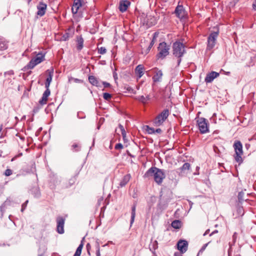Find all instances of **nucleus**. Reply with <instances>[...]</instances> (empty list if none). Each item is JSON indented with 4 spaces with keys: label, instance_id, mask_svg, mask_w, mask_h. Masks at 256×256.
Masks as SVG:
<instances>
[{
    "label": "nucleus",
    "instance_id": "1",
    "mask_svg": "<svg viewBox=\"0 0 256 256\" xmlns=\"http://www.w3.org/2000/svg\"><path fill=\"white\" fill-rule=\"evenodd\" d=\"M186 52L184 46V44L179 42H176L172 45V54L173 55L178 58V66L182 61L181 58Z\"/></svg>",
    "mask_w": 256,
    "mask_h": 256
},
{
    "label": "nucleus",
    "instance_id": "2",
    "mask_svg": "<svg viewBox=\"0 0 256 256\" xmlns=\"http://www.w3.org/2000/svg\"><path fill=\"white\" fill-rule=\"evenodd\" d=\"M144 177L150 179L154 178V181L158 184H160V170L156 167L152 166L144 174Z\"/></svg>",
    "mask_w": 256,
    "mask_h": 256
},
{
    "label": "nucleus",
    "instance_id": "3",
    "mask_svg": "<svg viewBox=\"0 0 256 256\" xmlns=\"http://www.w3.org/2000/svg\"><path fill=\"white\" fill-rule=\"evenodd\" d=\"M233 147L235 152L234 160L237 162L241 164L242 162V156L244 154L242 144L240 140H236Z\"/></svg>",
    "mask_w": 256,
    "mask_h": 256
},
{
    "label": "nucleus",
    "instance_id": "4",
    "mask_svg": "<svg viewBox=\"0 0 256 256\" xmlns=\"http://www.w3.org/2000/svg\"><path fill=\"white\" fill-rule=\"evenodd\" d=\"M45 54L42 52L38 53L36 56L32 58L27 65L30 69H32L37 64H40L44 60Z\"/></svg>",
    "mask_w": 256,
    "mask_h": 256
},
{
    "label": "nucleus",
    "instance_id": "5",
    "mask_svg": "<svg viewBox=\"0 0 256 256\" xmlns=\"http://www.w3.org/2000/svg\"><path fill=\"white\" fill-rule=\"evenodd\" d=\"M140 22L144 25L146 26L148 28L156 24V19L150 16H148L145 14H142L140 16Z\"/></svg>",
    "mask_w": 256,
    "mask_h": 256
},
{
    "label": "nucleus",
    "instance_id": "6",
    "mask_svg": "<svg viewBox=\"0 0 256 256\" xmlns=\"http://www.w3.org/2000/svg\"><path fill=\"white\" fill-rule=\"evenodd\" d=\"M199 130L201 134L208 132V120L204 118H199L197 120Z\"/></svg>",
    "mask_w": 256,
    "mask_h": 256
},
{
    "label": "nucleus",
    "instance_id": "7",
    "mask_svg": "<svg viewBox=\"0 0 256 256\" xmlns=\"http://www.w3.org/2000/svg\"><path fill=\"white\" fill-rule=\"evenodd\" d=\"M218 35V32H212L208 38L207 50L212 49L216 45V38Z\"/></svg>",
    "mask_w": 256,
    "mask_h": 256
},
{
    "label": "nucleus",
    "instance_id": "8",
    "mask_svg": "<svg viewBox=\"0 0 256 256\" xmlns=\"http://www.w3.org/2000/svg\"><path fill=\"white\" fill-rule=\"evenodd\" d=\"M170 44H166L165 42H161V60L165 58L169 55Z\"/></svg>",
    "mask_w": 256,
    "mask_h": 256
},
{
    "label": "nucleus",
    "instance_id": "9",
    "mask_svg": "<svg viewBox=\"0 0 256 256\" xmlns=\"http://www.w3.org/2000/svg\"><path fill=\"white\" fill-rule=\"evenodd\" d=\"M57 226L56 230L58 233L62 234L64 233V219L62 217L59 216L56 219Z\"/></svg>",
    "mask_w": 256,
    "mask_h": 256
},
{
    "label": "nucleus",
    "instance_id": "10",
    "mask_svg": "<svg viewBox=\"0 0 256 256\" xmlns=\"http://www.w3.org/2000/svg\"><path fill=\"white\" fill-rule=\"evenodd\" d=\"M174 13L176 16L180 19H182L186 16V12L182 5H178L174 10Z\"/></svg>",
    "mask_w": 256,
    "mask_h": 256
},
{
    "label": "nucleus",
    "instance_id": "11",
    "mask_svg": "<svg viewBox=\"0 0 256 256\" xmlns=\"http://www.w3.org/2000/svg\"><path fill=\"white\" fill-rule=\"evenodd\" d=\"M177 247L180 253H184L188 250V242L185 240H180L177 244Z\"/></svg>",
    "mask_w": 256,
    "mask_h": 256
},
{
    "label": "nucleus",
    "instance_id": "12",
    "mask_svg": "<svg viewBox=\"0 0 256 256\" xmlns=\"http://www.w3.org/2000/svg\"><path fill=\"white\" fill-rule=\"evenodd\" d=\"M130 2L127 0H121L119 2L118 9L122 12H126L130 6Z\"/></svg>",
    "mask_w": 256,
    "mask_h": 256
},
{
    "label": "nucleus",
    "instance_id": "13",
    "mask_svg": "<svg viewBox=\"0 0 256 256\" xmlns=\"http://www.w3.org/2000/svg\"><path fill=\"white\" fill-rule=\"evenodd\" d=\"M219 73L216 72H212L208 73L204 79V81L206 83H210L213 81V80L219 76Z\"/></svg>",
    "mask_w": 256,
    "mask_h": 256
},
{
    "label": "nucleus",
    "instance_id": "14",
    "mask_svg": "<svg viewBox=\"0 0 256 256\" xmlns=\"http://www.w3.org/2000/svg\"><path fill=\"white\" fill-rule=\"evenodd\" d=\"M158 244L156 240L152 241L150 244V250L152 252L153 256H158V251H156L158 249Z\"/></svg>",
    "mask_w": 256,
    "mask_h": 256
},
{
    "label": "nucleus",
    "instance_id": "15",
    "mask_svg": "<svg viewBox=\"0 0 256 256\" xmlns=\"http://www.w3.org/2000/svg\"><path fill=\"white\" fill-rule=\"evenodd\" d=\"M47 6L46 4L43 2H40V4L38 6V12L37 14L42 16H43L46 9Z\"/></svg>",
    "mask_w": 256,
    "mask_h": 256
},
{
    "label": "nucleus",
    "instance_id": "16",
    "mask_svg": "<svg viewBox=\"0 0 256 256\" xmlns=\"http://www.w3.org/2000/svg\"><path fill=\"white\" fill-rule=\"evenodd\" d=\"M46 72L48 74V76L47 77L46 82H45V88L46 89H50L49 87L50 84L52 81L53 74H54V70H46Z\"/></svg>",
    "mask_w": 256,
    "mask_h": 256
},
{
    "label": "nucleus",
    "instance_id": "17",
    "mask_svg": "<svg viewBox=\"0 0 256 256\" xmlns=\"http://www.w3.org/2000/svg\"><path fill=\"white\" fill-rule=\"evenodd\" d=\"M80 7H82L81 0H74L73 5L72 8V11L74 14H76Z\"/></svg>",
    "mask_w": 256,
    "mask_h": 256
},
{
    "label": "nucleus",
    "instance_id": "18",
    "mask_svg": "<svg viewBox=\"0 0 256 256\" xmlns=\"http://www.w3.org/2000/svg\"><path fill=\"white\" fill-rule=\"evenodd\" d=\"M50 94V89H46V90L44 92L42 98L40 100L39 103L42 104L44 105L46 104L47 101H48V96Z\"/></svg>",
    "mask_w": 256,
    "mask_h": 256
},
{
    "label": "nucleus",
    "instance_id": "19",
    "mask_svg": "<svg viewBox=\"0 0 256 256\" xmlns=\"http://www.w3.org/2000/svg\"><path fill=\"white\" fill-rule=\"evenodd\" d=\"M144 68L142 64H138L135 68V74L138 78H140L144 74Z\"/></svg>",
    "mask_w": 256,
    "mask_h": 256
},
{
    "label": "nucleus",
    "instance_id": "20",
    "mask_svg": "<svg viewBox=\"0 0 256 256\" xmlns=\"http://www.w3.org/2000/svg\"><path fill=\"white\" fill-rule=\"evenodd\" d=\"M190 168V164L189 163H184L183 166L180 168V172L179 174L184 176L186 174Z\"/></svg>",
    "mask_w": 256,
    "mask_h": 256
},
{
    "label": "nucleus",
    "instance_id": "21",
    "mask_svg": "<svg viewBox=\"0 0 256 256\" xmlns=\"http://www.w3.org/2000/svg\"><path fill=\"white\" fill-rule=\"evenodd\" d=\"M172 106H170L168 108L164 109L161 112V121H164L168 117L170 114V110Z\"/></svg>",
    "mask_w": 256,
    "mask_h": 256
},
{
    "label": "nucleus",
    "instance_id": "22",
    "mask_svg": "<svg viewBox=\"0 0 256 256\" xmlns=\"http://www.w3.org/2000/svg\"><path fill=\"white\" fill-rule=\"evenodd\" d=\"M160 71H158V70L156 69L155 70V74L152 77L153 80V87L156 86L159 83L160 80Z\"/></svg>",
    "mask_w": 256,
    "mask_h": 256
},
{
    "label": "nucleus",
    "instance_id": "23",
    "mask_svg": "<svg viewBox=\"0 0 256 256\" xmlns=\"http://www.w3.org/2000/svg\"><path fill=\"white\" fill-rule=\"evenodd\" d=\"M89 82L93 86L97 87H100V82L98 80V79L93 76H90L88 77Z\"/></svg>",
    "mask_w": 256,
    "mask_h": 256
},
{
    "label": "nucleus",
    "instance_id": "24",
    "mask_svg": "<svg viewBox=\"0 0 256 256\" xmlns=\"http://www.w3.org/2000/svg\"><path fill=\"white\" fill-rule=\"evenodd\" d=\"M130 178V174H128L124 176L120 183V187H123L125 186L129 182Z\"/></svg>",
    "mask_w": 256,
    "mask_h": 256
},
{
    "label": "nucleus",
    "instance_id": "25",
    "mask_svg": "<svg viewBox=\"0 0 256 256\" xmlns=\"http://www.w3.org/2000/svg\"><path fill=\"white\" fill-rule=\"evenodd\" d=\"M136 204H134L132 207L131 218H130V226L132 224L134 223V218L136 216Z\"/></svg>",
    "mask_w": 256,
    "mask_h": 256
},
{
    "label": "nucleus",
    "instance_id": "26",
    "mask_svg": "<svg viewBox=\"0 0 256 256\" xmlns=\"http://www.w3.org/2000/svg\"><path fill=\"white\" fill-rule=\"evenodd\" d=\"M145 127V130L149 134H154L155 132H160V128H156V130H154V128L150 127L148 126H146Z\"/></svg>",
    "mask_w": 256,
    "mask_h": 256
},
{
    "label": "nucleus",
    "instance_id": "27",
    "mask_svg": "<svg viewBox=\"0 0 256 256\" xmlns=\"http://www.w3.org/2000/svg\"><path fill=\"white\" fill-rule=\"evenodd\" d=\"M77 49L81 50L83 48L84 39L82 36L77 38Z\"/></svg>",
    "mask_w": 256,
    "mask_h": 256
},
{
    "label": "nucleus",
    "instance_id": "28",
    "mask_svg": "<svg viewBox=\"0 0 256 256\" xmlns=\"http://www.w3.org/2000/svg\"><path fill=\"white\" fill-rule=\"evenodd\" d=\"M32 194L35 198H38L40 196V189L38 187H34L31 190Z\"/></svg>",
    "mask_w": 256,
    "mask_h": 256
},
{
    "label": "nucleus",
    "instance_id": "29",
    "mask_svg": "<svg viewBox=\"0 0 256 256\" xmlns=\"http://www.w3.org/2000/svg\"><path fill=\"white\" fill-rule=\"evenodd\" d=\"M8 47L7 42L3 38H0V50H6Z\"/></svg>",
    "mask_w": 256,
    "mask_h": 256
},
{
    "label": "nucleus",
    "instance_id": "30",
    "mask_svg": "<svg viewBox=\"0 0 256 256\" xmlns=\"http://www.w3.org/2000/svg\"><path fill=\"white\" fill-rule=\"evenodd\" d=\"M172 226L176 229H179L182 226V222L179 220H174L172 222Z\"/></svg>",
    "mask_w": 256,
    "mask_h": 256
},
{
    "label": "nucleus",
    "instance_id": "31",
    "mask_svg": "<svg viewBox=\"0 0 256 256\" xmlns=\"http://www.w3.org/2000/svg\"><path fill=\"white\" fill-rule=\"evenodd\" d=\"M10 203L11 200L10 198H7V200L4 202V204L0 206V211L2 213H3L4 212V208H6V207L8 205H10Z\"/></svg>",
    "mask_w": 256,
    "mask_h": 256
},
{
    "label": "nucleus",
    "instance_id": "32",
    "mask_svg": "<svg viewBox=\"0 0 256 256\" xmlns=\"http://www.w3.org/2000/svg\"><path fill=\"white\" fill-rule=\"evenodd\" d=\"M72 36V34H70L68 32H66L65 34H63L60 38V40L66 41L69 39L70 37Z\"/></svg>",
    "mask_w": 256,
    "mask_h": 256
},
{
    "label": "nucleus",
    "instance_id": "33",
    "mask_svg": "<svg viewBox=\"0 0 256 256\" xmlns=\"http://www.w3.org/2000/svg\"><path fill=\"white\" fill-rule=\"evenodd\" d=\"M154 124L156 126H159L160 125V114H158L154 122Z\"/></svg>",
    "mask_w": 256,
    "mask_h": 256
},
{
    "label": "nucleus",
    "instance_id": "34",
    "mask_svg": "<svg viewBox=\"0 0 256 256\" xmlns=\"http://www.w3.org/2000/svg\"><path fill=\"white\" fill-rule=\"evenodd\" d=\"M163 22L164 23H168L170 22V15L168 14H164Z\"/></svg>",
    "mask_w": 256,
    "mask_h": 256
},
{
    "label": "nucleus",
    "instance_id": "35",
    "mask_svg": "<svg viewBox=\"0 0 256 256\" xmlns=\"http://www.w3.org/2000/svg\"><path fill=\"white\" fill-rule=\"evenodd\" d=\"M103 98L104 100H108L111 98L112 95L109 93L105 92L103 94Z\"/></svg>",
    "mask_w": 256,
    "mask_h": 256
},
{
    "label": "nucleus",
    "instance_id": "36",
    "mask_svg": "<svg viewBox=\"0 0 256 256\" xmlns=\"http://www.w3.org/2000/svg\"><path fill=\"white\" fill-rule=\"evenodd\" d=\"M98 52L100 54H104L106 53V50L104 47H100L98 48Z\"/></svg>",
    "mask_w": 256,
    "mask_h": 256
},
{
    "label": "nucleus",
    "instance_id": "37",
    "mask_svg": "<svg viewBox=\"0 0 256 256\" xmlns=\"http://www.w3.org/2000/svg\"><path fill=\"white\" fill-rule=\"evenodd\" d=\"M14 74V72L12 70H10L7 72H4V76L5 77L6 76H12Z\"/></svg>",
    "mask_w": 256,
    "mask_h": 256
},
{
    "label": "nucleus",
    "instance_id": "38",
    "mask_svg": "<svg viewBox=\"0 0 256 256\" xmlns=\"http://www.w3.org/2000/svg\"><path fill=\"white\" fill-rule=\"evenodd\" d=\"M82 248H83V244H82V243H81L78 247L76 252L81 254Z\"/></svg>",
    "mask_w": 256,
    "mask_h": 256
},
{
    "label": "nucleus",
    "instance_id": "39",
    "mask_svg": "<svg viewBox=\"0 0 256 256\" xmlns=\"http://www.w3.org/2000/svg\"><path fill=\"white\" fill-rule=\"evenodd\" d=\"M71 80H73L74 82L76 83H80L82 82V80L77 78H70L69 79V81H70Z\"/></svg>",
    "mask_w": 256,
    "mask_h": 256
},
{
    "label": "nucleus",
    "instance_id": "40",
    "mask_svg": "<svg viewBox=\"0 0 256 256\" xmlns=\"http://www.w3.org/2000/svg\"><path fill=\"white\" fill-rule=\"evenodd\" d=\"M244 193L242 192H240L238 194V198L240 202H242L244 200L243 198Z\"/></svg>",
    "mask_w": 256,
    "mask_h": 256
},
{
    "label": "nucleus",
    "instance_id": "41",
    "mask_svg": "<svg viewBox=\"0 0 256 256\" xmlns=\"http://www.w3.org/2000/svg\"><path fill=\"white\" fill-rule=\"evenodd\" d=\"M12 174V170L10 169H6L4 172V174L6 176H10Z\"/></svg>",
    "mask_w": 256,
    "mask_h": 256
},
{
    "label": "nucleus",
    "instance_id": "42",
    "mask_svg": "<svg viewBox=\"0 0 256 256\" xmlns=\"http://www.w3.org/2000/svg\"><path fill=\"white\" fill-rule=\"evenodd\" d=\"M138 100L140 102H142V103L146 102V98H145V96H139Z\"/></svg>",
    "mask_w": 256,
    "mask_h": 256
},
{
    "label": "nucleus",
    "instance_id": "43",
    "mask_svg": "<svg viewBox=\"0 0 256 256\" xmlns=\"http://www.w3.org/2000/svg\"><path fill=\"white\" fill-rule=\"evenodd\" d=\"M122 148H123V145L120 143L117 144L115 146V148L116 150L122 149Z\"/></svg>",
    "mask_w": 256,
    "mask_h": 256
},
{
    "label": "nucleus",
    "instance_id": "44",
    "mask_svg": "<svg viewBox=\"0 0 256 256\" xmlns=\"http://www.w3.org/2000/svg\"><path fill=\"white\" fill-rule=\"evenodd\" d=\"M104 86V88H110L111 86V85L110 83L106 82H102Z\"/></svg>",
    "mask_w": 256,
    "mask_h": 256
},
{
    "label": "nucleus",
    "instance_id": "45",
    "mask_svg": "<svg viewBox=\"0 0 256 256\" xmlns=\"http://www.w3.org/2000/svg\"><path fill=\"white\" fill-rule=\"evenodd\" d=\"M28 200H27L26 201V202L23 204L22 206V209H21V211L22 212H23L24 210L25 209L26 207V204H28Z\"/></svg>",
    "mask_w": 256,
    "mask_h": 256
},
{
    "label": "nucleus",
    "instance_id": "46",
    "mask_svg": "<svg viewBox=\"0 0 256 256\" xmlns=\"http://www.w3.org/2000/svg\"><path fill=\"white\" fill-rule=\"evenodd\" d=\"M122 135L123 137L124 140H125V138L126 137V132L124 130H122L121 131Z\"/></svg>",
    "mask_w": 256,
    "mask_h": 256
},
{
    "label": "nucleus",
    "instance_id": "47",
    "mask_svg": "<svg viewBox=\"0 0 256 256\" xmlns=\"http://www.w3.org/2000/svg\"><path fill=\"white\" fill-rule=\"evenodd\" d=\"M77 148H78V144H74L72 146V149L74 151H78V150H74V149Z\"/></svg>",
    "mask_w": 256,
    "mask_h": 256
},
{
    "label": "nucleus",
    "instance_id": "48",
    "mask_svg": "<svg viewBox=\"0 0 256 256\" xmlns=\"http://www.w3.org/2000/svg\"><path fill=\"white\" fill-rule=\"evenodd\" d=\"M96 256H100V250L99 246H98V249L96 251Z\"/></svg>",
    "mask_w": 256,
    "mask_h": 256
},
{
    "label": "nucleus",
    "instance_id": "49",
    "mask_svg": "<svg viewBox=\"0 0 256 256\" xmlns=\"http://www.w3.org/2000/svg\"><path fill=\"white\" fill-rule=\"evenodd\" d=\"M158 34H159V32H155L154 33V38H154V39H156V38H157V37L158 36Z\"/></svg>",
    "mask_w": 256,
    "mask_h": 256
},
{
    "label": "nucleus",
    "instance_id": "50",
    "mask_svg": "<svg viewBox=\"0 0 256 256\" xmlns=\"http://www.w3.org/2000/svg\"><path fill=\"white\" fill-rule=\"evenodd\" d=\"M154 40L153 38V39H152V41L151 42H150V46H149V47H148V50H150V49L151 48V47L152 46V45L154 44Z\"/></svg>",
    "mask_w": 256,
    "mask_h": 256
},
{
    "label": "nucleus",
    "instance_id": "51",
    "mask_svg": "<svg viewBox=\"0 0 256 256\" xmlns=\"http://www.w3.org/2000/svg\"><path fill=\"white\" fill-rule=\"evenodd\" d=\"M252 7L254 10H256V0H255L254 2L252 4Z\"/></svg>",
    "mask_w": 256,
    "mask_h": 256
},
{
    "label": "nucleus",
    "instance_id": "52",
    "mask_svg": "<svg viewBox=\"0 0 256 256\" xmlns=\"http://www.w3.org/2000/svg\"><path fill=\"white\" fill-rule=\"evenodd\" d=\"M81 1H82V6H84V5L86 4V2L84 0H81Z\"/></svg>",
    "mask_w": 256,
    "mask_h": 256
},
{
    "label": "nucleus",
    "instance_id": "53",
    "mask_svg": "<svg viewBox=\"0 0 256 256\" xmlns=\"http://www.w3.org/2000/svg\"><path fill=\"white\" fill-rule=\"evenodd\" d=\"M174 256H182V253L175 252Z\"/></svg>",
    "mask_w": 256,
    "mask_h": 256
},
{
    "label": "nucleus",
    "instance_id": "54",
    "mask_svg": "<svg viewBox=\"0 0 256 256\" xmlns=\"http://www.w3.org/2000/svg\"><path fill=\"white\" fill-rule=\"evenodd\" d=\"M80 254H80L76 252L74 256H80Z\"/></svg>",
    "mask_w": 256,
    "mask_h": 256
},
{
    "label": "nucleus",
    "instance_id": "55",
    "mask_svg": "<svg viewBox=\"0 0 256 256\" xmlns=\"http://www.w3.org/2000/svg\"><path fill=\"white\" fill-rule=\"evenodd\" d=\"M119 128H120L121 131L122 130H124V126L122 124L119 125Z\"/></svg>",
    "mask_w": 256,
    "mask_h": 256
},
{
    "label": "nucleus",
    "instance_id": "56",
    "mask_svg": "<svg viewBox=\"0 0 256 256\" xmlns=\"http://www.w3.org/2000/svg\"><path fill=\"white\" fill-rule=\"evenodd\" d=\"M89 246H90V244H86L87 248H88V247ZM88 255H90V251H89L88 249Z\"/></svg>",
    "mask_w": 256,
    "mask_h": 256
},
{
    "label": "nucleus",
    "instance_id": "57",
    "mask_svg": "<svg viewBox=\"0 0 256 256\" xmlns=\"http://www.w3.org/2000/svg\"><path fill=\"white\" fill-rule=\"evenodd\" d=\"M156 56L158 58V59L160 58V52L157 54Z\"/></svg>",
    "mask_w": 256,
    "mask_h": 256
},
{
    "label": "nucleus",
    "instance_id": "58",
    "mask_svg": "<svg viewBox=\"0 0 256 256\" xmlns=\"http://www.w3.org/2000/svg\"><path fill=\"white\" fill-rule=\"evenodd\" d=\"M218 232V230H214V232H213L210 234V235L212 234H214V233H217Z\"/></svg>",
    "mask_w": 256,
    "mask_h": 256
},
{
    "label": "nucleus",
    "instance_id": "59",
    "mask_svg": "<svg viewBox=\"0 0 256 256\" xmlns=\"http://www.w3.org/2000/svg\"><path fill=\"white\" fill-rule=\"evenodd\" d=\"M146 102L148 100H149V98H149V96H146Z\"/></svg>",
    "mask_w": 256,
    "mask_h": 256
},
{
    "label": "nucleus",
    "instance_id": "60",
    "mask_svg": "<svg viewBox=\"0 0 256 256\" xmlns=\"http://www.w3.org/2000/svg\"><path fill=\"white\" fill-rule=\"evenodd\" d=\"M128 156H133L128 152Z\"/></svg>",
    "mask_w": 256,
    "mask_h": 256
},
{
    "label": "nucleus",
    "instance_id": "61",
    "mask_svg": "<svg viewBox=\"0 0 256 256\" xmlns=\"http://www.w3.org/2000/svg\"><path fill=\"white\" fill-rule=\"evenodd\" d=\"M116 73L114 74V78H116Z\"/></svg>",
    "mask_w": 256,
    "mask_h": 256
},
{
    "label": "nucleus",
    "instance_id": "62",
    "mask_svg": "<svg viewBox=\"0 0 256 256\" xmlns=\"http://www.w3.org/2000/svg\"><path fill=\"white\" fill-rule=\"evenodd\" d=\"M208 230H206V232H205V233H204V236H205L206 234H207L208 233Z\"/></svg>",
    "mask_w": 256,
    "mask_h": 256
},
{
    "label": "nucleus",
    "instance_id": "63",
    "mask_svg": "<svg viewBox=\"0 0 256 256\" xmlns=\"http://www.w3.org/2000/svg\"><path fill=\"white\" fill-rule=\"evenodd\" d=\"M158 50H159L160 49V44H158Z\"/></svg>",
    "mask_w": 256,
    "mask_h": 256
},
{
    "label": "nucleus",
    "instance_id": "64",
    "mask_svg": "<svg viewBox=\"0 0 256 256\" xmlns=\"http://www.w3.org/2000/svg\"><path fill=\"white\" fill-rule=\"evenodd\" d=\"M38 256H42V254H39Z\"/></svg>",
    "mask_w": 256,
    "mask_h": 256
}]
</instances>
